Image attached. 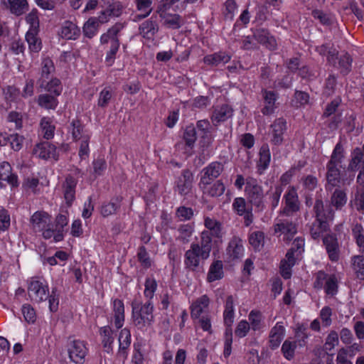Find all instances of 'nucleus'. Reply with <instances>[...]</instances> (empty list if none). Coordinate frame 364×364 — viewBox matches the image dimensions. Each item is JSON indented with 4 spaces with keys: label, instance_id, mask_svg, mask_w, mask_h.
Returning a JSON list of instances; mask_svg holds the SVG:
<instances>
[{
    "label": "nucleus",
    "instance_id": "f257e3e1",
    "mask_svg": "<svg viewBox=\"0 0 364 364\" xmlns=\"http://www.w3.org/2000/svg\"><path fill=\"white\" fill-rule=\"evenodd\" d=\"M282 191V186L277 185L270 187L264 193L262 186L257 179L253 178L246 179L245 193L248 202L255 207L257 212H262L266 208L265 196L267 197V205L272 210H274L279 205Z\"/></svg>",
    "mask_w": 364,
    "mask_h": 364
},
{
    "label": "nucleus",
    "instance_id": "f03ea898",
    "mask_svg": "<svg viewBox=\"0 0 364 364\" xmlns=\"http://www.w3.org/2000/svg\"><path fill=\"white\" fill-rule=\"evenodd\" d=\"M314 211L316 220L311 226L310 233L314 239H317L328 230L329 222L333 220L334 212L330 208L324 209L323 203L320 199L316 200Z\"/></svg>",
    "mask_w": 364,
    "mask_h": 364
},
{
    "label": "nucleus",
    "instance_id": "7ed1b4c3",
    "mask_svg": "<svg viewBox=\"0 0 364 364\" xmlns=\"http://www.w3.org/2000/svg\"><path fill=\"white\" fill-rule=\"evenodd\" d=\"M132 319L135 326L138 328H143L150 326L154 320V304L148 300L145 303L133 302Z\"/></svg>",
    "mask_w": 364,
    "mask_h": 364
},
{
    "label": "nucleus",
    "instance_id": "20e7f679",
    "mask_svg": "<svg viewBox=\"0 0 364 364\" xmlns=\"http://www.w3.org/2000/svg\"><path fill=\"white\" fill-rule=\"evenodd\" d=\"M48 285L43 278H31L28 285V294L32 301L36 303L46 301L48 297Z\"/></svg>",
    "mask_w": 364,
    "mask_h": 364
},
{
    "label": "nucleus",
    "instance_id": "39448f33",
    "mask_svg": "<svg viewBox=\"0 0 364 364\" xmlns=\"http://www.w3.org/2000/svg\"><path fill=\"white\" fill-rule=\"evenodd\" d=\"M208 256H203L198 243H192L184 254V265L190 271H196L200 261L205 260Z\"/></svg>",
    "mask_w": 364,
    "mask_h": 364
},
{
    "label": "nucleus",
    "instance_id": "423d86ee",
    "mask_svg": "<svg viewBox=\"0 0 364 364\" xmlns=\"http://www.w3.org/2000/svg\"><path fill=\"white\" fill-rule=\"evenodd\" d=\"M296 340H286L282 346V352L284 358L289 360H291L294 356L295 349L297 346L304 347L306 345V339L307 336L301 331L296 333Z\"/></svg>",
    "mask_w": 364,
    "mask_h": 364
},
{
    "label": "nucleus",
    "instance_id": "0eeeda50",
    "mask_svg": "<svg viewBox=\"0 0 364 364\" xmlns=\"http://www.w3.org/2000/svg\"><path fill=\"white\" fill-rule=\"evenodd\" d=\"M232 210L240 216H243L245 226L250 225L253 222L252 206L247 205L242 197L235 198L232 203Z\"/></svg>",
    "mask_w": 364,
    "mask_h": 364
},
{
    "label": "nucleus",
    "instance_id": "6e6552de",
    "mask_svg": "<svg viewBox=\"0 0 364 364\" xmlns=\"http://www.w3.org/2000/svg\"><path fill=\"white\" fill-rule=\"evenodd\" d=\"M274 231L277 236L284 235V240H289L296 233L297 229L296 224L287 219H276Z\"/></svg>",
    "mask_w": 364,
    "mask_h": 364
},
{
    "label": "nucleus",
    "instance_id": "1a4fd4ad",
    "mask_svg": "<svg viewBox=\"0 0 364 364\" xmlns=\"http://www.w3.org/2000/svg\"><path fill=\"white\" fill-rule=\"evenodd\" d=\"M18 176L12 171L9 162L3 161L0 164V187L4 188L7 185L11 188L18 186Z\"/></svg>",
    "mask_w": 364,
    "mask_h": 364
},
{
    "label": "nucleus",
    "instance_id": "9d476101",
    "mask_svg": "<svg viewBox=\"0 0 364 364\" xmlns=\"http://www.w3.org/2000/svg\"><path fill=\"white\" fill-rule=\"evenodd\" d=\"M87 353L85 343L81 341H72L68 347L70 359L76 364H83Z\"/></svg>",
    "mask_w": 364,
    "mask_h": 364
},
{
    "label": "nucleus",
    "instance_id": "9b49d317",
    "mask_svg": "<svg viewBox=\"0 0 364 364\" xmlns=\"http://www.w3.org/2000/svg\"><path fill=\"white\" fill-rule=\"evenodd\" d=\"M300 255L294 252V250H289L285 257L280 263V273L284 279H289L291 276V268L299 259Z\"/></svg>",
    "mask_w": 364,
    "mask_h": 364
},
{
    "label": "nucleus",
    "instance_id": "f8f14e48",
    "mask_svg": "<svg viewBox=\"0 0 364 364\" xmlns=\"http://www.w3.org/2000/svg\"><path fill=\"white\" fill-rule=\"evenodd\" d=\"M210 299L207 295H202L191 305V316L193 318H199L203 314L209 311Z\"/></svg>",
    "mask_w": 364,
    "mask_h": 364
},
{
    "label": "nucleus",
    "instance_id": "ddd939ff",
    "mask_svg": "<svg viewBox=\"0 0 364 364\" xmlns=\"http://www.w3.org/2000/svg\"><path fill=\"white\" fill-rule=\"evenodd\" d=\"M31 228L36 232H40L50 225V215L44 211L35 212L30 219Z\"/></svg>",
    "mask_w": 364,
    "mask_h": 364
},
{
    "label": "nucleus",
    "instance_id": "4468645a",
    "mask_svg": "<svg viewBox=\"0 0 364 364\" xmlns=\"http://www.w3.org/2000/svg\"><path fill=\"white\" fill-rule=\"evenodd\" d=\"M124 304L123 301L115 299L112 301L111 322L116 328H121L124 323Z\"/></svg>",
    "mask_w": 364,
    "mask_h": 364
},
{
    "label": "nucleus",
    "instance_id": "2eb2a0df",
    "mask_svg": "<svg viewBox=\"0 0 364 364\" xmlns=\"http://www.w3.org/2000/svg\"><path fill=\"white\" fill-rule=\"evenodd\" d=\"M223 170V166L221 163L218 161L212 162L203 168V175L200 178V184H209L220 175Z\"/></svg>",
    "mask_w": 364,
    "mask_h": 364
},
{
    "label": "nucleus",
    "instance_id": "dca6fc26",
    "mask_svg": "<svg viewBox=\"0 0 364 364\" xmlns=\"http://www.w3.org/2000/svg\"><path fill=\"white\" fill-rule=\"evenodd\" d=\"M286 207L283 212L285 215H289L299 210V203L296 190L294 187H289L284 196Z\"/></svg>",
    "mask_w": 364,
    "mask_h": 364
},
{
    "label": "nucleus",
    "instance_id": "f3484780",
    "mask_svg": "<svg viewBox=\"0 0 364 364\" xmlns=\"http://www.w3.org/2000/svg\"><path fill=\"white\" fill-rule=\"evenodd\" d=\"M38 84L41 88L55 96L60 95L63 91L61 82L56 77L49 79L39 78Z\"/></svg>",
    "mask_w": 364,
    "mask_h": 364
},
{
    "label": "nucleus",
    "instance_id": "a211bd4d",
    "mask_svg": "<svg viewBox=\"0 0 364 364\" xmlns=\"http://www.w3.org/2000/svg\"><path fill=\"white\" fill-rule=\"evenodd\" d=\"M250 328L254 332L262 333L267 328L264 316L259 310H252L248 314V321Z\"/></svg>",
    "mask_w": 364,
    "mask_h": 364
},
{
    "label": "nucleus",
    "instance_id": "6ab92c4d",
    "mask_svg": "<svg viewBox=\"0 0 364 364\" xmlns=\"http://www.w3.org/2000/svg\"><path fill=\"white\" fill-rule=\"evenodd\" d=\"M253 38L256 41H257V43L264 46L269 50H274L277 48L275 38L274 36L270 35L267 29H256L253 32Z\"/></svg>",
    "mask_w": 364,
    "mask_h": 364
},
{
    "label": "nucleus",
    "instance_id": "aec40b11",
    "mask_svg": "<svg viewBox=\"0 0 364 364\" xmlns=\"http://www.w3.org/2000/svg\"><path fill=\"white\" fill-rule=\"evenodd\" d=\"M124 28L123 24L120 23H115L109 28L106 33H104L100 36V43L102 45L110 43V46L120 44L118 34Z\"/></svg>",
    "mask_w": 364,
    "mask_h": 364
},
{
    "label": "nucleus",
    "instance_id": "412c9836",
    "mask_svg": "<svg viewBox=\"0 0 364 364\" xmlns=\"http://www.w3.org/2000/svg\"><path fill=\"white\" fill-rule=\"evenodd\" d=\"M123 6L121 3H114L107 6L97 18L99 23H107L111 18L118 17L122 14Z\"/></svg>",
    "mask_w": 364,
    "mask_h": 364
},
{
    "label": "nucleus",
    "instance_id": "4be33fe9",
    "mask_svg": "<svg viewBox=\"0 0 364 364\" xmlns=\"http://www.w3.org/2000/svg\"><path fill=\"white\" fill-rule=\"evenodd\" d=\"M193 174L189 170H183L182 175L178 178L176 184V190L179 194L186 196L192 188Z\"/></svg>",
    "mask_w": 364,
    "mask_h": 364
},
{
    "label": "nucleus",
    "instance_id": "5701e85b",
    "mask_svg": "<svg viewBox=\"0 0 364 364\" xmlns=\"http://www.w3.org/2000/svg\"><path fill=\"white\" fill-rule=\"evenodd\" d=\"M233 115V109L228 105H222L220 106H216L214 108L211 120L215 125L220 122H225L228 119L231 118Z\"/></svg>",
    "mask_w": 364,
    "mask_h": 364
},
{
    "label": "nucleus",
    "instance_id": "b1692460",
    "mask_svg": "<svg viewBox=\"0 0 364 364\" xmlns=\"http://www.w3.org/2000/svg\"><path fill=\"white\" fill-rule=\"evenodd\" d=\"M119 349L118 355L123 359H126L128 355V349L131 345L132 336L129 328H122L119 334Z\"/></svg>",
    "mask_w": 364,
    "mask_h": 364
},
{
    "label": "nucleus",
    "instance_id": "393cba45",
    "mask_svg": "<svg viewBox=\"0 0 364 364\" xmlns=\"http://www.w3.org/2000/svg\"><path fill=\"white\" fill-rule=\"evenodd\" d=\"M272 141L276 145L281 144L283 141V135L287 129L286 120L282 118L276 119L271 126Z\"/></svg>",
    "mask_w": 364,
    "mask_h": 364
},
{
    "label": "nucleus",
    "instance_id": "a878e982",
    "mask_svg": "<svg viewBox=\"0 0 364 364\" xmlns=\"http://www.w3.org/2000/svg\"><path fill=\"white\" fill-rule=\"evenodd\" d=\"M227 255L232 260L242 257L244 255V247L240 238L236 236L232 238L227 248Z\"/></svg>",
    "mask_w": 364,
    "mask_h": 364
},
{
    "label": "nucleus",
    "instance_id": "bb28decb",
    "mask_svg": "<svg viewBox=\"0 0 364 364\" xmlns=\"http://www.w3.org/2000/svg\"><path fill=\"white\" fill-rule=\"evenodd\" d=\"M77 179L68 175L63 183L64 198L68 206H70L75 197V188L77 186Z\"/></svg>",
    "mask_w": 364,
    "mask_h": 364
},
{
    "label": "nucleus",
    "instance_id": "cd10ccee",
    "mask_svg": "<svg viewBox=\"0 0 364 364\" xmlns=\"http://www.w3.org/2000/svg\"><path fill=\"white\" fill-rule=\"evenodd\" d=\"M326 189L329 191L339 185L341 182L340 167L326 164Z\"/></svg>",
    "mask_w": 364,
    "mask_h": 364
},
{
    "label": "nucleus",
    "instance_id": "c85d7f7f",
    "mask_svg": "<svg viewBox=\"0 0 364 364\" xmlns=\"http://www.w3.org/2000/svg\"><path fill=\"white\" fill-rule=\"evenodd\" d=\"M235 319V301L232 296H228L225 300L223 311V322L226 329L232 328Z\"/></svg>",
    "mask_w": 364,
    "mask_h": 364
},
{
    "label": "nucleus",
    "instance_id": "c756f323",
    "mask_svg": "<svg viewBox=\"0 0 364 364\" xmlns=\"http://www.w3.org/2000/svg\"><path fill=\"white\" fill-rule=\"evenodd\" d=\"M285 335V328L280 322H277L269 333V346L272 349L277 348Z\"/></svg>",
    "mask_w": 364,
    "mask_h": 364
},
{
    "label": "nucleus",
    "instance_id": "7c9ffc66",
    "mask_svg": "<svg viewBox=\"0 0 364 364\" xmlns=\"http://www.w3.org/2000/svg\"><path fill=\"white\" fill-rule=\"evenodd\" d=\"M323 242L329 259L332 262L338 261L339 259V249L337 239L332 235H327L323 237Z\"/></svg>",
    "mask_w": 364,
    "mask_h": 364
},
{
    "label": "nucleus",
    "instance_id": "2f4dec72",
    "mask_svg": "<svg viewBox=\"0 0 364 364\" xmlns=\"http://www.w3.org/2000/svg\"><path fill=\"white\" fill-rule=\"evenodd\" d=\"M159 31V26L156 20H153V18L144 21L139 26V33L140 35L148 40L154 38V36Z\"/></svg>",
    "mask_w": 364,
    "mask_h": 364
},
{
    "label": "nucleus",
    "instance_id": "473e14b6",
    "mask_svg": "<svg viewBox=\"0 0 364 364\" xmlns=\"http://www.w3.org/2000/svg\"><path fill=\"white\" fill-rule=\"evenodd\" d=\"M204 225L207 230L203 232H208L210 235H212L215 242L218 240H221L223 237L221 224L218 220L210 217H205L204 219Z\"/></svg>",
    "mask_w": 364,
    "mask_h": 364
},
{
    "label": "nucleus",
    "instance_id": "72a5a7b5",
    "mask_svg": "<svg viewBox=\"0 0 364 364\" xmlns=\"http://www.w3.org/2000/svg\"><path fill=\"white\" fill-rule=\"evenodd\" d=\"M1 3L16 16H21L28 10L26 0H1Z\"/></svg>",
    "mask_w": 364,
    "mask_h": 364
},
{
    "label": "nucleus",
    "instance_id": "f704fd0d",
    "mask_svg": "<svg viewBox=\"0 0 364 364\" xmlns=\"http://www.w3.org/2000/svg\"><path fill=\"white\" fill-rule=\"evenodd\" d=\"M317 280H325L324 285L325 292L328 295L333 296L338 291V280L335 275H326L323 272H318L317 275Z\"/></svg>",
    "mask_w": 364,
    "mask_h": 364
},
{
    "label": "nucleus",
    "instance_id": "c9c22d12",
    "mask_svg": "<svg viewBox=\"0 0 364 364\" xmlns=\"http://www.w3.org/2000/svg\"><path fill=\"white\" fill-rule=\"evenodd\" d=\"M100 335L104 350L108 353H111L113 349V343L114 341L112 329L109 326L101 327L100 328Z\"/></svg>",
    "mask_w": 364,
    "mask_h": 364
},
{
    "label": "nucleus",
    "instance_id": "e433bc0d",
    "mask_svg": "<svg viewBox=\"0 0 364 364\" xmlns=\"http://www.w3.org/2000/svg\"><path fill=\"white\" fill-rule=\"evenodd\" d=\"M60 35L67 40H75L80 35V29L72 21H65L60 28Z\"/></svg>",
    "mask_w": 364,
    "mask_h": 364
},
{
    "label": "nucleus",
    "instance_id": "4c0bfd02",
    "mask_svg": "<svg viewBox=\"0 0 364 364\" xmlns=\"http://www.w3.org/2000/svg\"><path fill=\"white\" fill-rule=\"evenodd\" d=\"M168 10H162L157 9L156 13L159 17L164 21V23L168 28L176 29L180 28L181 21L180 16L177 14H171L168 13Z\"/></svg>",
    "mask_w": 364,
    "mask_h": 364
},
{
    "label": "nucleus",
    "instance_id": "58836bf2",
    "mask_svg": "<svg viewBox=\"0 0 364 364\" xmlns=\"http://www.w3.org/2000/svg\"><path fill=\"white\" fill-rule=\"evenodd\" d=\"M230 60V56L224 52L215 53L204 57L203 61L208 65L220 66L224 65Z\"/></svg>",
    "mask_w": 364,
    "mask_h": 364
},
{
    "label": "nucleus",
    "instance_id": "ea45409f",
    "mask_svg": "<svg viewBox=\"0 0 364 364\" xmlns=\"http://www.w3.org/2000/svg\"><path fill=\"white\" fill-rule=\"evenodd\" d=\"M33 153L38 157L44 159L54 158L55 155V147L48 142L41 143L36 145Z\"/></svg>",
    "mask_w": 364,
    "mask_h": 364
},
{
    "label": "nucleus",
    "instance_id": "a19ab883",
    "mask_svg": "<svg viewBox=\"0 0 364 364\" xmlns=\"http://www.w3.org/2000/svg\"><path fill=\"white\" fill-rule=\"evenodd\" d=\"M363 154L360 148H355L351 154V159L348 164V170L351 171H360L364 169Z\"/></svg>",
    "mask_w": 364,
    "mask_h": 364
},
{
    "label": "nucleus",
    "instance_id": "79ce46f5",
    "mask_svg": "<svg viewBox=\"0 0 364 364\" xmlns=\"http://www.w3.org/2000/svg\"><path fill=\"white\" fill-rule=\"evenodd\" d=\"M223 264L221 260H215L210 266L207 275V281L213 282L223 277Z\"/></svg>",
    "mask_w": 364,
    "mask_h": 364
},
{
    "label": "nucleus",
    "instance_id": "37998d69",
    "mask_svg": "<svg viewBox=\"0 0 364 364\" xmlns=\"http://www.w3.org/2000/svg\"><path fill=\"white\" fill-rule=\"evenodd\" d=\"M271 159V154L268 145H263L259 150V158L257 162V171L262 174L268 168Z\"/></svg>",
    "mask_w": 364,
    "mask_h": 364
},
{
    "label": "nucleus",
    "instance_id": "c03bdc74",
    "mask_svg": "<svg viewBox=\"0 0 364 364\" xmlns=\"http://www.w3.org/2000/svg\"><path fill=\"white\" fill-rule=\"evenodd\" d=\"M262 95L264 100L265 105L262 109L264 115H269L274 111V104L277 100V95L274 91L263 90Z\"/></svg>",
    "mask_w": 364,
    "mask_h": 364
},
{
    "label": "nucleus",
    "instance_id": "a18cd8bd",
    "mask_svg": "<svg viewBox=\"0 0 364 364\" xmlns=\"http://www.w3.org/2000/svg\"><path fill=\"white\" fill-rule=\"evenodd\" d=\"M201 188L205 194L212 197H218L223 194L225 186L220 181H217L213 184H200Z\"/></svg>",
    "mask_w": 364,
    "mask_h": 364
},
{
    "label": "nucleus",
    "instance_id": "49530a36",
    "mask_svg": "<svg viewBox=\"0 0 364 364\" xmlns=\"http://www.w3.org/2000/svg\"><path fill=\"white\" fill-rule=\"evenodd\" d=\"M347 194L344 190L336 188L331 196V205L336 210H341L347 203Z\"/></svg>",
    "mask_w": 364,
    "mask_h": 364
},
{
    "label": "nucleus",
    "instance_id": "de8ad7c7",
    "mask_svg": "<svg viewBox=\"0 0 364 364\" xmlns=\"http://www.w3.org/2000/svg\"><path fill=\"white\" fill-rule=\"evenodd\" d=\"M120 203L121 199L117 197L109 202L103 203L100 208L101 215L106 218L115 214L120 208Z\"/></svg>",
    "mask_w": 364,
    "mask_h": 364
},
{
    "label": "nucleus",
    "instance_id": "09e8293b",
    "mask_svg": "<svg viewBox=\"0 0 364 364\" xmlns=\"http://www.w3.org/2000/svg\"><path fill=\"white\" fill-rule=\"evenodd\" d=\"M56 97L50 94H41L38 97V105L46 109H55L58 105Z\"/></svg>",
    "mask_w": 364,
    "mask_h": 364
},
{
    "label": "nucleus",
    "instance_id": "8fccbe9b",
    "mask_svg": "<svg viewBox=\"0 0 364 364\" xmlns=\"http://www.w3.org/2000/svg\"><path fill=\"white\" fill-rule=\"evenodd\" d=\"M316 50L321 55H326L328 62L336 65V58H337L338 51L329 43L323 44L316 48Z\"/></svg>",
    "mask_w": 364,
    "mask_h": 364
},
{
    "label": "nucleus",
    "instance_id": "3c124183",
    "mask_svg": "<svg viewBox=\"0 0 364 364\" xmlns=\"http://www.w3.org/2000/svg\"><path fill=\"white\" fill-rule=\"evenodd\" d=\"M350 261L356 278L364 280V255H354L351 257Z\"/></svg>",
    "mask_w": 364,
    "mask_h": 364
},
{
    "label": "nucleus",
    "instance_id": "603ef678",
    "mask_svg": "<svg viewBox=\"0 0 364 364\" xmlns=\"http://www.w3.org/2000/svg\"><path fill=\"white\" fill-rule=\"evenodd\" d=\"M213 237L208 232H202L200 235V241L199 245L202 251L203 256H210L212 250Z\"/></svg>",
    "mask_w": 364,
    "mask_h": 364
},
{
    "label": "nucleus",
    "instance_id": "864d4df0",
    "mask_svg": "<svg viewBox=\"0 0 364 364\" xmlns=\"http://www.w3.org/2000/svg\"><path fill=\"white\" fill-rule=\"evenodd\" d=\"M98 21L95 17L90 18L84 24L82 28L83 34L85 36L92 38L98 32L99 29Z\"/></svg>",
    "mask_w": 364,
    "mask_h": 364
},
{
    "label": "nucleus",
    "instance_id": "5fc2aeb1",
    "mask_svg": "<svg viewBox=\"0 0 364 364\" xmlns=\"http://www.w3.org/2000/svg\"><path fill=\"white\" fill-rule=\"evenodd\" d=\"M344 159L343 148L341 142L336 144L332 154L331 159L327 164L335 166L341 168V163Z\"/></svg>",
    "mask_w": 364,
    "mask_h": 364
},
{
    "label": "nucleus",
    "instance_id": "6e6d98bb",
    "mask_svg": "<svg viewBox=\"0 0 364 364\" xmlns=\"http://www.w3.org/2000/svg\"><path fill=\"white\" fill-rule=\"evenodd\" d=\"M198 129L203 132V146H208L213 141V137L210 132V122L208 120H199L197 122Z\"/></svg>",
    "mask_w": 364,
    "mask_h": 364
},
{
    "label": "nucleus",
    "instance_id": "4d7b16f0",
    "mask_svg": "<svg viewBox=\"0 0 364 364\" xmlns=\"http://www.w3.org/2000/svg\"><path fill=\"white\" fill-rule=\"evenodd\" d=\"M336 60V65L337 68L341 70V73L347 74L350 70L352 60L348 53H343L337 56Z\"/></svg>",
    "mask_w": 364,
    "mask_h": 364
},
{
    "label": "nucleus",
    "instance_id": "13d9d810",
    "mask_svg": "<svg viewBox=\"0 0 364 364\" xmlns=\"http://www.w3.org/2000/svg\"><path fill=\"white\" fill-rule=\"evenodd\" d=\"M151 4V0H136L137 10L141 12V14L135 16L136 20H140L148 16L152 11Z\"/></svg>",
    "mask_w": 364,
    "mask_h": 364
},
{
    "label": "nucleus",
    "instance_id": "bf43d9fd",
    "mask_svg": "<svg viewBox=\"0 0 364 364\" xmlns=\"http://www.w3.org/2000/svg\"><path fill=\"white\" fill-rule=\"evenodd\" d=\"M157 287V282L153 276L147 277L146 278L144 282V295L146 299H148V300L151 301V299L154 298Z\"/></svg>",
    "mask_w": 364,
    "mask_h": 364
},
{
    "label": "nucleus",
    "instance_id": "052dcab7",
    "mask_svg": "<svg viewBox=\"0 0 364 364\" xmlns=\"http://www.w3.org/2000/svg\"><path fill=\"white\" fill-rule=\"evenodd\" d=\"M41 129L44 138L49 139L53 137L55 126L53 124V120L50 117H43L41 119Z\"/></svg>",
    "mask_w": 364,
    "mask_h": 364
},
{
    "label": "nucleus",
    "instance_id": "680f3d73",
    "mask_svg": "<svg viewBox=\"0 0 364 364\" xmlns=\"http://www.w3.org/2000/svg\"><path fill=\"white\" fill-rule=\"evenodd\" d=\"M40 232L42 233V236L44 239L48 240L53 237L55 242L62 241L64 238V234L63 233L62 230H56V228L53 230L50 228V226L45 228Z\"/></svg>",
    "mask_w": 364,
    "mask_h": 364
},
{
    "label": "nucleus",
    "instance_id": "e2e57ef3",
    "mask_svg": "<svg viewBox=\"0 0 364 364\" xmlns=\"http://www.w3.org/2000/svg\"><path fill=\"white\" fill-rule=\"evenodd\" d=\"M69 132L72 134L73 139L75 141L82 139L84 135H89L83 132V127L78 120H73L71 122Z\"/></svg>",
    "mask_w": 364,
    "mask_h": 364
},
{
    "label": "nucleus",
    "instance_id": "0e129e2a",
    "mask_svg": "<svg viewBox=\"0 0 364 364\" xmlns=\"http://www.w3.org/2000/svg\"><path fill=\"white\" fill-rule=\"evenodd\" d=\"M26 39L31 52L38 53L41 48V43L32 31H28L26 35Z\"/></svg>",
    "mask_w": 364,
    "mask_h": 364
},
{
    "label": "nucleus",
    "instance_id": "69168bd1",
    "mask_svg": "<svg viewBox=\"0 0 364 364\" xmlns=\"http://www.w3.org/2000/svg\"><path fill=\"white\" fill-rule=\"evenodd\" d=\"M338 333L332 331L329 333L326 338L325 343L323 345V349L326 353L331 351L336 346L338 345Z\"/></svg>",
    "mask_w": 364,
    "mask_h": 364
},
{
    "label": "nucleus",
    "instance_id": "338daca9",
    "mask_svg": "<svg viewBox=\"0 0 364 364\" xmlns=\"http://www.w3.org/2000/svg\"><path fill=\"white\" fill-rule=\"evenodd\" d=\"M352 232L357 245L360 247L364 248V229L363 225L360 223L353 224L352 227Z\"/></svg>",
    "mask_w": 364,
    "mask_h": 364
},
{
    "label": "nucleus",
    "instance_id": "774afa93",
    "mask_svg": "<svg viewBox=\"0 0 364 364\" xmlns=\"http://www.w3.org/2000/svg\"><path fill=\"white\" fill-rule=\"evenodd\" d=\"M144 361L145 358L142 346L139 343H134L132 363L133 364H144Z\"/></svg>",
    "mask_w": 364,
    "mask_h": 364
}]
</instances>
